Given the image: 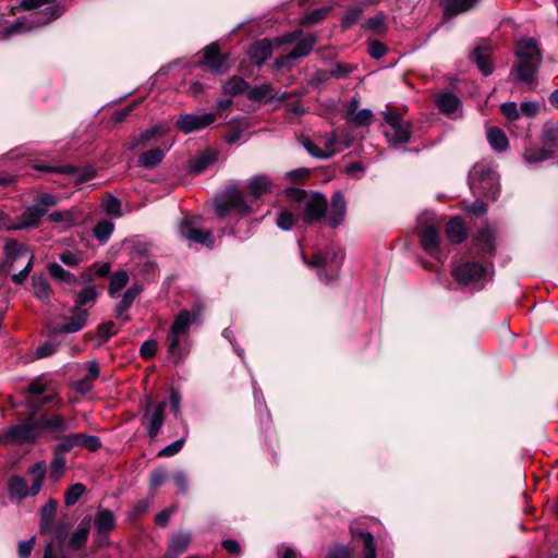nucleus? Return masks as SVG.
I'll use <instances>...</instances> for the list:
<instances>
[{
    "label": "nucleus",
    "instance_id": "9b49d317",
    "mask_svg": "<svg viewBox=\"0 0 558 558\" xmlns=\"http://www.w3.org/2000/svg\"><path fill=\"white\" fill-rule=\"evenodd\" d=\"M217 119L216 113L206 112L201 114H181L177 119V128L185 134L201 131L206 126L213 124Z\"/></svg>",
    "mask_w": 558,
    "mask_h": 558
},
{
    "label": "nucleus",
    "instance_id": "a211bd4d",
    "mask_svg": "<svg viewBox=\"0 0 558 558\" xmlns=\"http://www.w3.org/2000/svg\"><path fill=\"white\" fill-rule=\"evenodd\" d=\"M50 277L59 283L64 290H74L80 284V279L74 274L64 269L60 264L52 262L47 265Z\"/></svg>",
    "mask_w": 558,
    "mask_h": 558
},
{
    "label": "nucleus",
    "instance_id": "aec40b11",
    "mask_svg": "<svg viewBox=\"0 0 558 558\" xmlns=\"http://www.w3.org/2000/svg\"><path fill=\"white\" fill-rule=\"evenodd\" d=\"M227 56L220 53L216 44H210L204 49L203 63L215 73H223L227 70Z\"/></svg>",
    "mask_w": 558,
    "mask_h": 558
},
{
    "label": "nucleus",
    "instance_id": "20e7f679",
    "mask_svg": "<svg viewBox=\"0 0 558 558\" xmlns=\"http://www.w3.org/2000/svg\"><path fill=\"white\" fill-rule=\"evenodd\" d=\"M192 325L191 313L181 311L174 318L167 335L168 356L173 363L180 362L186 355L185 341Z\"/></svg>",
    "mask_w": 558,
    "mask_h": 558
},
{
    "label": "nucleus",
    "instance_id": "c85d7f7f",
    "mask_svg": "<svg viewBox=\"0 0 558 558\" xmlns=\"http://www.w3.org/2000/svg\"><path fill=\"white\" fill-rule=\"evenodd\" d=\"M495 232L490 227L483 228L475 238V246L482 255H490L495 250Z\"/></svg>",
    "mask_w": 558,
    "mask_h": 558
},
{
    "label": "nucleus",
    "instance_id": "de8ad7c7",
    "mask_svg": "<svg viewBox=\"0 0 558 558\" xmlns=\"http://www.w3.org/2000/svg\"><path fill=\"white\" fill-rule=\"evenodd\" d=\"M66 460L63 454H60L56 451H53V459L50 463V478L53 481H59L63 473L65 468Z\"/></svg>",
    "mask_w": 558,
    "mask_h": 558
},
{
    "label": "nucleus",
    "instance_id": "ddd939ff",
    "mask_svg": "<svg viewBox=\"0 0 558 558\" xmlns=\"http://www.w3.org/2000/svg\"><path fill=\"white\" fill-rule=\"evenodd\" d=\"M316 43H317V37L313 34H310V35L303 37L302 39H300L296 43L294 49L291 52L276 59V62H275L276 66L277 68H291L292 62L295 59L308 56L311 53V51L313 50L314 46L316 45Z\"/></svg>",
    "mask_w": 558,
    "mask_h": 558
},
{
    "label": "nucleus",
    "instance_id": "4c0bfd02",
    "mask_svg": "<svg viewBox=\"0 0 558 558\" xmlns=\"http://www.w3.org/2000/svg\"><path fill=\"white\" fill-rule=\"evenodd\" d=\"M553 151L542 147L531 146L523 153V159L526 163H538L551 158Z\"/></svg>",
    "mask_w": 558,
    "mask_h": 558
},
{
    "label": "nucleus",
    "instance_id": "e433bc0d",
    "mask_svg": "<svg viewBox=\"0 0 558 558\" xmlns=\"http://www.w3.org/2000/svg\"><path fill=\"white\" fill-rule=\"evenodd\" d=\"M487 141L497 151H504L508 148V138L505 132L498 128L487 129Z\"/></svg>",
    "mask_w": 558,
    "mask_h": 558
},
{
    "label": "nucleus",
    "instance_id": "4468645a",
    "mask_svg": "<svg viewBox=\"0 0 558 558\" xmlns=\"http://www.w3.org/2000/svg\"><path fill=\"white\" fill-rule=\"evenodd\" d=\"M88 310L74 307L71 310V317L69 320L60 326H51L48 328L50 336H57L59 333H74L82 330L87 324Z\"/></svg>",
    "mask_w": 558,
    "mask_h": 558
},
{
    "label": "nucleus",
    "instance_id": "2eb2a0df",
    "mask_svg": "<svg viewBox=\"0 0 558 558\" xmlns=\"http://www.w3.org/2000/svg\"><path fill=\"white\" fill-rule=\"evenodd\" d=\"M5 259L1 267H8L10 271L16 263L20 260L28 262L29 257H34L33 253L24 244L19 243L15 240H9L3 247Z\"/></svg>",
    "mask_w": 558,
    "mask_h": 558
},
{
    "label": "nucleus",
    "instance_id": "6e6d98bb",
    "mask_svg": "<svg viewBox=\"0 0 558 558\" xmlns=\"http://www.w3.org/2000/svg\"><path fill=\"white\" fill-rule=\"evenodd\" d=\"M56 512V501L50 499L40 510L41 529L45 530L51 523Z\"/></svg>",
    "mask_w": 558,
    "mask_h": 558
},
{
    "label": "nucleus",
    "instance_id": "a18cd8bd",
    "mask_svg": "<svg viewBox=\"0 0 558 558\" xmlns=\"http://www.w3.org/2000/svg\"><path fill=\"white\" fill-rule=\"evenodd\" d=\"M77 447L86 448L90 451H96L100 448L101 441L99 437L86 435L84 433L74 434Z\"/></svg>",
    "mask_w": 558,
    "mask_h": 558
},
{
    "label": "nucleus",
    "instance_id": "58836bf2",
    "mask_svg": "<svg viewBox=\"0 0 558 558\" xmlns=\"http://www.w3.org/2000/svg\"><path fill=\"white\" fill-rule=\"evenodd\" d=\"M478 1L480 0H447L445 11L447 14L451 15L464 13L474 8Z\"/></svg>",
    "mask_w": 558,
    "mask_h": 558
},
{
    "label": "nucleus",
    "instance_id": "b1692460",
    "mask_svg": "<svg viewBox=\"0 0 558 558\" xmlns=\"http://www.w3.org/2000/svg\"><path fill=\"white\" fill-rule=\"evenodd\" d=\"M32 288L34 296L43 303H49L52 295L51 286L47 277L43 274H35L32 277Z\"/></svg>",
    "mask_w": 558,
    "mask_h": 558
},
{
    "label": "nucleus",
    "instance_id": "f704fd0d",
    "mask_svg": "<svg viewBox=\"0 0 558 558\" xmlns=\"http://www.w3.org/2000/svg\"><path fill=\"white\" fill-rule=\"evenodd\" d=\"M8 488L11 498L24 499L31 495V487H28L26 480L21 476H13Z\"/></svg>",
    "mask_w": 558,
    "mask_h": 558
},
{
    "label": "nucleus",
    "instance_id": "603ef678",
    "mask_svg": "<svg viewBox=\"0 0 558 558\" xmlns=\"http://www.w3.org/2000/svg\"><path fill=\"white\" fill-rule=\"evenodd\" d=\"M86 488L82 483L71 485L64 494V504L70 507L74 506L84 495Z\"/></svg>",
    "mask_w": 558,
    "mask_h": 558
},
{
    "label": "nucleus",
    "instance_id": "3c124183",
    "mask_svg": "<svg viewBox=\"0 0 558 558\" xmlns=\"http://www.w3.org/2000/svg\"><path fill=\"white\" fill-rule=\"evenodd\" d=\"M363 11L364 9L360 4H354L350 7L341 20V26L344 29L353 26L361 19Z\"/></svg>",
    "mask_w": 558,
    "mask_h": 558
},
{
    "label": "nucleus",
    "instance_id": "79ce46f5",
    "mask_svg": "<svg viewBox=\"0 0 558 558\" xmlns=\"http://www.w3.org/2000/svg\"><path fill=\"white\" fill-rule=\"evenodd\" d=\"M364 27L376 34H383L387 31V15L384 12H378L376 15L369 17Z\"/></svg>",
    "mask_w": 558,
    "mask_h": 558
},
{
    "label": "nucleus",
    "instance_id": "39448f33",
    "mask_svg": "<svg viewBox=\"0 0 558 558\" xmlns=\"http://www.w3.org/2000/svg\"><path fill=\"white\" fill-rule=\"evenodd\" d=\"M343 258V251L335 246H330L324 252H317L312 259L303 256L304 263L317 269L319 279L325 282H331L338 278Z\"/></svg>",
    "mask_w": 558,
    "mask_h": 558
},
{
    "label": "nucleus",
    "instance_id": "423d86ee",
    "mask_svg": "<svg viewBox=\"0 0 558 558\" xmlns=\"http://www.w3.org/2000/svg\"><path fill=\"white\" fill-rule=\"evenodd\" d=\"M469 183L474 194L495 201L499 195V179L487 163H476L470 171Z\"/></svg>",
    "mask_w": 558,
    "mask_h": 558
},
{
    "label": "nucleus",
    "instance_id": "c9c22d12",
    "mask_svg": "<svg viewBox=\"0 0 558 558\" xmlns=\"http://www.w3.org/2000/svg\"><path fill=\"white\" fill-rule=\"evenodd\" d=\"M98 298V292L94 286H85L74 296V307L84 308V306H93Z\"/></svg>",
    "mask_w": 558,
    "mask_h": 558
},
{
    "label": "nucleus",
    "instance_id": "a19ab883",
    "mask_svg": "<svg viewBox=\"0 0 558 558\" xmlns=\"http://www.w3.org/2000/svg\"><path fill=\"white\" fill-rule=\"evenodd\" d=\"M215 160V157L211 153L206 151L199 155L198 157L194 158L190 162V171L199 174L203 171H205L209 165H211Z\"/></svg>",
    "mask_w": 558,
    "mask_h": 558
},
{
    "label": "nucleus",
    "instance_id": "2f4dec72",
    "mask_svg": "<svg viewBox=\"0 0 558 558\" xmlns=\"http://www.w3.org/2000/svg\"><path fill=\"white\" fill-rule=\"evenodd\" d=\"M446 234L450 242L461 243L466 238V228L458 217L450 219L446 227Z\"/></svg>",
    "mask_w": 558,
    "mask_h": 558
},
{
    "label": "nucleus",
    "instance_id": "774afa93",
    "mask_svg": "<svg viewBox=\"0 0 558 558\" xmlns=\"http://www.w3.org/2000/svg\"><path fill=\"white\" fill-rule=\"evenodd\" d=\"M329 12L328 8H319L311 11L305 16V23L307 24H315L322 20H324Z\"/></svg>",
    "mask_w": 558,
    "mask_h": 558
},
{
    "label": "nucleus",
    "instance_id": "a878e982",
    "mask_svg": "<svg viewBox=\"0 0 558 558\" xmlns=\"http://www.w3.org/2000/svg\"><path fill=\"white\" fill-rule=\"evenodd\" d=\"M420 236L424 251L434 257H438L439 236L437 230L433 226H426L422 229Z\"/></svg>",
    "mask_w": 558,
    "mask_h": 558
},
{
    "label": "nucleus",
    "instance_id": "7c9ffc66",
    "mask_svg": "<svg viewBox=\"0 0 558 558\" xmlns=\"http://www.w3.org/2000/svg\"><path fill=\"white\" fill-rule=\"evenodd\" d=\"M89 534V519H83L81 523L77 525L76 530L71 534L69 539V546L74 549H81L88 537Z\"/></svg>",
    "mask_w": 558,
    "mask_h": 558
},
{
    "label": "nucleus",
    "instance_id": "393cba45",
    "mask_svg": "<svg viewBox=\"0 0 558 558\" xmlns=\"http://www.w3.org/2000/svg\"><path fill=\"white\" fill-rule=\"evenodd\" d=\"M272 52V43L269 39H262L254 43L250 50L248 56L253 63L260 66Z\"/></svg>",
    "mask_w": 558,
    "mask_h": 558
},
{
    "label": "nucleus",
    "instance_id": "5fc2aeb1",
    "mask_svg": "<svg viewBox=\"0 0 558 558\" xmlns=\"http://www.w3.org/2000/svg\"><path fill=\"white\" fill-rule=\"evenodd\" d=\"M102 207L104 210L112 217L118 218L122 216L121 202L114 196L108 197L104 202Z\"/></svg>",
    "mask_w": 558,
    "mask_h": 558
},
{
    "label": "nucleus",
    "instance_id": "6e6552de",
    "mask_svg": "<svg viewBox=\"0 0 558 558\" xmlns=\"http://www.w3.org/2000/svg\"><path fill=\"white\" fill-rule=\"evenodd\" d=\"M385 121L389 125L385 135L390 145L396 146L409 142L411 137L410 124L404 122L399 113H386Z\"/></svg>",
    "mask_w": 558,
    "mask_h": 558
},
{
    "label": "nucleus",
    "instance_id": "1a4fd4ad",
    "mask_svg": "<svg viewBox=\"0 0 558 558\" xmlns=\"http://www.w3.org/2000/svg\"><path fill=\"white\" fill-rule=\"evenodd\" d=\"M40 421L29 417L21 424L11 426L7 430V439L15 444L34 442L40 435Z\"/></svg>",
    "mask_w": 558,
    "mask_h": 558
},
{
    "label": "nucleus",
    "instance_id": "473e14b6",
    "mask_svg": "<svg viewBox=\"0 0 558 558\" xmlns=\"http://www.w3.org/2000/svg\"><path fill=\"white\" fill-rule=\"evenodd\" d=\"M473 58L483 75L487 76L492 74L493 65L490 61V49L488 47H476L473 53Z\"/></svg>",
    "mask_w": 558,
    "mask_h": 558
},
{
    "label": "nucleus",
    "instance_id": "7ed1b4c3",
    "mask_svg": "<svg viewBox=\"0 0 558 558\" xmlns=\"http://www.w3.org/2000/svg\"><path fill=\"white\" fill-rule=\"evenodd\" d=\"M515 57L519 61L511 70L512 81L533 86L543 60L537 41L534 38L520 39L517 44Z\"/></svg>",
    "mask_w": 558,
    "mask_h": 558
},
{
    "label": "nucleus",
    "instance_id": "f03ea898",
    "mask_svg": "<svg viewBox=\"0 0 558 558\" xmlns=\"http://www.w3.org/2000/svg\"><path fill=\"white\" fill-rule=\"evenodd\" d=\"M56 0H22L20 8L25 11H35L41 7L44 10L32 13L28 17L19 19L2 34L1 38H9L14 34L29 32L34 28L45 26L51 21L58 19L63 9L61 5L54 3Z\"/></svg>",
    "mask_w": 558,
    "mask_h": 558
},
{
    "label": "nucleus",
    "instance_id": "13d9d810",
    "mask_svg": "<svg viewBox=\"0 0 558 558\" xmlns=\"http://www.w3.org/2000/svg\"><path fill=\"white\" fill-rule=\"evenodd\" d=\"M352 122L359 126H367L372 123L373 112L369 109H362L351 114Z\"/></svg>",
    "mask_w": 558,
    "mask_h": 558
},
{
    "label": "nucleus",
    "instance_id": "69168bd1",
    "mask_svg": "<svg viewBox=\"0 0 558 558\" xmlns=\"http://www.w3.org/2000/svg\"><path fill=\"white\" fill-rule=\"evenodd\" d=\"M294 221V216L289 211H281L277 217V226L282 230H290Z\"/></svg>",
    "mask_w": 558,
    "mask_h": 558
},
{
    "label": "nucleus",
    "instance_id": "4d7b16f0",
    "mask_svg": "<svg viewBox=\"0 0 558 558\" xmlns=\"http://www.w3.org/2000/svg\"><path fill=\"white\" fill-rule=\"evenodd\" d=\"M360 537L364 544V557L363 558H376V548L374 544V537L369 532H362Z\"/></svg>",
    "mask_w": 558,
    "mask_h": 558
},
{
    "label": "nucleus",
    "instance_id": "680f3d73",
    "mask_svg": "<svg viewBox=\"0 0 558 558\" xmlns=\"http://www.w3.org/2000/svg\"><path fill=\"white\" fill-rule=\"evenodd\" d=\"M58 345L59 344L53 341H46L37 347L35 355L37 359L50 356L57 351Z\"/></svg>",
    "mask_w": 558,
    "mask_h": 558
},
{
    "label": "nucleus",
    "instance_id": "37998d69",
    "mask_svg": "<svg viewBox=\"0 0 558 558\" xmlns=\"http://www.w3.org/2000/svg\"><path fill=\"white\" fill-rule=\"evenodd\" d=\"M153 136L148 130L141 132L138 135L131 136L125 143L124 147L128 150H134L137 148L146 147L150 141H153Z\"/></svg>",
    "mask_w": 558,
    "mask_h": 558
},
{
    "label": "nucleus",
    "instance_id": "864d4df0",
    "mask_svg": "<svg viewBox=\"0 0 558 558\" xmlns=\"http://www.w3.org/2000/svg\"><path fill=\"white\" fill-rule=\"evenodd\" d=\"M59 259L68 267H77L83 262V253L66 250L59 255Z\"/></svg>",
    "mask_w": 558,
    "mask_h": 558
},
{
    "label": "nucleus",
    "instance_id": "412c9836",
    "mask_svg": "<svg viewBox=\"0 0 558 558\" xmlns=\"http://www.w3.org/2000/svg\"><path fill=\"white\" fill-rule=\"evenodd\" d=\"M347 213V204L343 194L340 191L333 193L331 197V204L328 211L329 225L332 228L340 226Z\"/></svg>",
    "mask_w": 558,
    "mask_h": 558
},
{
    "label": "nucleus",
    "instance_id": "49530a36",
    "mask_svg": "<svg viewBox=\"0 0 558 558\" xmlns=\"http://www.w3.org/2000/svg\"><path fill=\"white\" fill-rule=\"evenodd\" d=\"M247 86L248 84L244 78L233 76L223 85V92L227 95L236 96L242 94Z\"/></svg>",
    "mask_w": 558,
    "mask_h": 558
},
{
    "label": "nucleus",
    "instance_id": "c03bdc74",
    "mask_svg": "<svg viewBox=\"0 0 558 558\" xmlns=\"http://www.w3.org/2000/svg\"><path fill=\"white\" fill-rule=\"evenodd\" d=\"M113 229V222L107 219H102L98 221L97 225L94 227L93 233L99 242L104 243L108 241V239L111 236Z\"/></svg>",
    "mask_w": 558,
    "mask_h": 558
},
{
    "label": "nucleus",
    "instance_id": "09e8293b",
    "mask_svg": "<svg viewBox=\"0 0 558 558\" xmlns=\"http://www.w3.org/2000/svg\"><path fill=\"white\" fill-rule=\"evenodd\" d=\"M129 275L124 270H120L114 272L111 276L110 284H109V294L113 296L118 292H120L128 283Z\"/></svg>",
    "mask_w": 558,
    "mask_h": 558
},
{
    "label": "nucleus",
    "instance_id": "f3484780",
    "mask_svg": "<svg viewBox=\"0 0 558 558\" xmlns=\"http://www.w3.org/2000/svg\"><path fill=\"white\" fill-rule=\"evenodd\" d=\"M327 198L323 194H314L306 201L303 220L305 223H313L320 220L327 211Z\"/></svg>",
    "mask_w": 558,
    "mask_h": 558
},
{
    "label": "nucleus",
    "instance_id": "4be33fe9",
    "mask_svg": "<svg viewBox=\"0 0 558 558\" xmlns=\"http://www.w3.org/2000/svg\"><path fill=\"white\" fill-rule=\"evenodd\" d=\"M46 215L45 208H39L38 205L27 206L19 218V226L21 230L34 229L38 227L43 217Z\"/></svg>",
    "mask_w": 558,
    "mask_h": 558
},
{
    "label": "nucleus",
    "instance_id": "bb28decb",
    "mask_svg": "<svg viewBox=\"0 0 558 558\" xmlns=\"http://www.w3.org/2000/svg\"><path fill=\"white\" fill-rule=\"evenodd\" d=\"M171 145L172 144L165 147H157L143 153L137 159L138 166L150 169L159 165L163 160L166 153L170 149Z\"/></svg>",
    "mask_w": 558,
    "mask_h": 558
},
{
    "label": "nucleus",
    "instance_id": "0eeeda50",
    "mask_svg": "<svg viewBox=\"0 0 558 558\" xmlns=\"http://www.w3.org/2000/svg\"><path fill=\"white\" fill-rule=\"evenodd\" d=\"M490 276V269L475 262H465L454 267L452 277L463 286L480 284Z\"/></svg>",
    "mask_w": 558,
    "mask_h": 558
},
{
    "label": "nucleus",
    "instance_id": "f257e3e1",
    "mask_svg": "<svg viewBox=\"0 0 558 558\" xmlns=\"http://www.w3.org/2000/svg\"><path fill=\"white\" fill-rule=\"evenodd\" d=\"M271 180L264 174L252 177L247 181V192L250 201L244 199V193L236 184L227 186L221 197L216 202V214L220 219H226L230 215L242 218L253 211L257 201L271 192Z\"/></svg>",
    "mask_w": 558,
    "mask_h": 558
},
{
    "label": "nucleus",
    "instance_id": "5701e85b",
    "mask_svg": "<svg viewBox=\"0 0 558 558\" xmlns=\"http://www.w3.org/2000/svg\"><path fill=\"white\" fill-rule=\"evenodd\" d=\"M274 88L270 84H260L252 87L247 93V98L252 101H270L277 100L281 101L288 99L290 95L288 93H282L277 96L274 93Z\"/></svg>",
    "mask_w": 558,
    "mask_h": 558
},
{
    "label": "nucleus",
    "instance_id": "f8f14e48",
    "mask_svg": "<svg viewBox=\"0 0 558 558\" xmlns=\"http://www.w3.org/2000/svg\"><path fill=\"white\" fill-rule=\"evenodd\" d=\"M179 233L182 238L213 247L214 238L209 231L199 230L194 218L185 217L180 221Z\"/></svg>",
    "mask_w": 558,
    "mask_h": 558
},
{
    "label": "nucleus",
    "instance_id": "c756f323",
    "mask_svg": "<svg viewBox=\"0 0 558 558\" xmlns=\"http://www.w3.org/2000/svg\"><path fill=\"white\" fill-rule=\"evenodd\" d=\"M191 543V534L189 532L173 533L169 542V555L178 557L184 553Z\"/></svg>",
    "mask_w": 558,
    "mask_h": 558
},
{
    "label": "nucleus",
    "instance_id": "0e129e2a",
    "mask_svg": "<svg viewBox=\"0 0 558 558\" xmlns=\"http://www.w3.org/2000/svg\"><path fill=\"white\" fill-rule=\"evenodd\" d=\"M33 265H34V257H29V260L26 262L23 269L20 272L14 274L12 276V281L15 284H22L26 280V278L29 276V274L33 269Z\"/></svg>",
    "mask_w": 558,
    "mask_h": 558
},
{
    "label": "nucleus",
    "instance_id": "bf43d9fd",
    "mask_svg": "<svg viewBox=\"0 0 558 558\" xmlns=\"http://www.w3.org/2000/svg\"><path fill=\"white\" fill-rule=\"evenodd\" d=\"M500 111L510 121L517 120L521 113L520 108L514 101L501 104Z\"/></svg>",
    "mask_w": 558,
    "mask_h": 558
},
{
    "label": "nucleus",
    "instance_id": "338daca9",
    "mask_svg": "<svg viewBox=\"0 0 558 558\" xmlns=\"http://www.w3.org/2000/svg\"><path fill=\"white\" fill-rule=\"evenodd\" d=\"M367 51L372 58L378 60L385 56L387 48L383 43L373 40L369 43Z\"/></svg>",
    "mask_w": 558,
    "mask_h": 558
},
{
    "label": "nucleus",
    "instance_id": "6ab92c4d",
    "mask_svg": "<svg viewBox=\"0 0 558 558\" xmlns=\"http://www.w3.org/2000/svg\"><path fill=\"white\" fill-rule=\"evenodd\" d=\"M116 525V518L113 512L109 509L99 510L94 518V526L97 532V538L102 543L108 534L113 530Z\"/></svg>",
    "mask_w": 558,
    "mask_h": 558
},
{
    "label": "nucleus",
    "instance_id": "e2e57ef3",
    "mask_svg": "<svg viewBox=\"0 0 558 558\" xmlns=\"http://www.w3.org/2000/svg\"><path fill=\"white\" fill-rule=\"evenodd\" d=\"M185 442V437H182L175 441H173L172 444L166 446L165 448H162L158 456L159 457H172L174 454H177L183 447Z\"/></svg>",
    "mask_w": 558,
    "mask_h": 558
},
{
    "label": "nucleus",
    "instance_id": "cd10ccee",
    "mask_svg": "<svg viewBox=\"0 0 558 558\" xmlns=\"http://www.w3.org/2000/svg\"><path fill=\"white\" fill-rule=\"evenodd\" d=\"M141 291H142L141 284H133L124 292L121 301L119 302V304L117 305V308H116L118 318H120L124 322L129 319V316L125 313L129 310V307L132 305L134 300L137 298V295L141 293Z\"/></svg>",
    "mask_w": 558,
    "mask_h": 558
},
{
    "label": "nucleus",
    "instance_id": "8fccbe9b",
    "mask_svg": "<svg viewBox=\"0 0 558 558\" xmlns=\"http://www.w3.org/2000/svg\"><path fill=\"white\" fill-rule=\"evenodd\" d=\"M56 439L58 440V442L53 447V451H56L60 454L64 456L65 453L70 452L75 447H77L74 434H66V435L64 434V435L60 436V438H56Z\"/></svg>",
    "mask_w": 558,
    "mask_h": 558
},
{
    "label": "nucleus",
    "instance_id": "052dcab7",
    "mask_svg": "<svg viewBox=\"0 0 558 558\" xmlns=\"http://www.w3.org/2000/svg\"><path fill=\"white\" fill-rule=\"evenodd\" d=\"M49 219L53 222H61L65 227L72 226L75 221L73 214L70 210L52 211L49 215Z\"/></svg>",
    "mask_w": 558,
    "mask_h": 558
},
{
    "label": "nucleus",
    "instance_id": "ea45409f",
    "mask_svg": "<svg viewBox=\"0 0 558 558\" xmlns=\"http://www.w3.org/2000/svg\"><path fill=\"white\" fill-rule=\"evenodd\" d=\"M459 104V98L450 93L441 94L437 98V106L439 110L446 114L454 112L458 109Z\"/></svg>",
    "mask_w": 558,
    "mask_h": 558
},
{
    "label": "nucleus",
    "instance_id": "dca6fc26",
    "mask_svg": "<svg viewBox=\"0 0 558 558\" xmlns=\"http://www.w3.org/2000/svg\"><path fill=\"white\" fill-rule=\"evenodd\" d=\"M41 428L52 434L53 439L60 438L68 430L76 427L74 418H65L61 414H52L51 416L40 418Z\"/></svg>",
    "mask_w": 558,
    "mask_h": 558
},
{
    "label": "nucleus",
    "instance_id": "9d476101",
    "mask_svg": "<svg viewBox=\"0 0 558 558\" xmlns=\"http://www.w3.org/2000/svg\"><path fill=\"white\" fill-rule=\"evenodd\" d=\"M166 402L153 403L147 401L145 412L142 418V425L147 430L148 437H157L165 421Z\"/></svg>",
    "mask_w": 558,
    "mask_h": 558
},
{
    "label": "nucleus",
    "instance_id": "72a5a7b5",
    "mask_svg": "<svg viewBox=\"0 0 558 558\" xmlns=\"http://www.w3.org/2000/svg\"><path fill=\"white\" fill-rule=\"evenodd\" d=\"M46 471L47 464L45 461H38L29 468L28 473L34 477L31 486V496H36L41 490Z\"/></svg>",
    "mask_w": 558,
    "mask_h": 558
}]
</instances>
